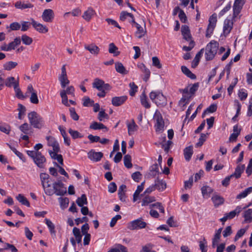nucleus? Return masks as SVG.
Masks as SVG:
<instances>
[{"mask_svg": "<svg viewBox=\"0 0 252 252\" xmlns=\"http://www.w3.org/2000/svg\"><path fill=\"white\" fill-rule=\"evenodd\" d=\"M40 179L45 193L49 196L56 194L63 196L66 193V188L60 180L52 183L50 176L46 173L40 174Z\"/></svg>", "mask_w": 252, "mask_h": 252, "instance_id": "1", "label": "nucleus"}, {"mask_svg": "<svg viewBox=\"0 0 252 252\" xmlns=\"http://www.w3.org/2000/svg\"><path fill=\"white\" fill-rule=\"evenodd\" d=\"M28 117L31 126L36 128L40 129L44 126V122L42 117L35 111L28 114Z\"/></svg>", "mask_w": 252, "mask_h": 252, "instance_id": "2", "label": "nucleus"}, {"mask_svg": "<svg viewBox=\"0 0 252 252\" xmlns=\"http://www.w3.org/2000/svg\"><path fill=\"white\" fill-rule=\"evenodd\" d=\"M219 48V43L214 40L208 43L205 48V59L207 61L212 60L217 54Z\"/></svg>", "mask_w": 252, "mask_h": 252, "instance_id": "3", "label": "nucleus"}, {"mask_svg": "<svg viewBox=\"0 0 252 252\" xmlns=\"http://www.w3.org/2000/svg\"><path fill=\"white\" fill-rule=\"evenodd\" d=\"M150 98L158 107H164L167 104L166 97L159 92H151Z\"/></svg>", "mask_w": 252, "mask_h": 252, "instance_id": "4", "label": "nucleus"}, {"mask_svg": "<svg viewBox=\"0 0 252 252\" xmlns=\"http://www.w3.org/2000/svg\"><path fill=\"white\" fill-rule=\"evenodd\" d=\"M153 120L155 122V127L157 132H161L163 130L164 122L160 112L157 110L154 115Z\"/></svg>", "mask_w": 252, "mask_h": 252, "instance_id": "5", "label": "nucleus"}, {"mask_svg": "<svg viewBox=\"0 0 252 252\" xmlns=\"http://www.w3.org/2000/svg\"><path fill=\"white\" fill-rule=\"evenodd\" d=\"M189 86H187L184 89H180L179 92L183 94V96L179 101V105L182 107H184L190 100L191 95L189 91Z\"/></svg>", "mask_w": 252, "mask_h": 252, "instance_id": "6", "label": "nucleus"}, {"mask_svg": "<svg viewBox=\"0 0 252 252\" xmlns=\"http://www.w3.org/2000/svg\"><path fill=\"white\" fill-rule=\"evenodd\" d=\"M217 22V16L216 13L212 14L209 18V24L206 30V36L210 37L213 32Z\"/></svg>", "mask_w": 252, "mask_h": 252, "instance_id": "7", "label": "nucleus"}, {"mask_svg": "<svg viewBox=\"0 0 252 252\" xmlns=\"http://www.w3.org/2000/svg\"><path fill=\"white\" fill-rule=\"evenodd\" d=\"M147 223L142 220V219H139L134 220L127 224V228L131 230L140 229L145 228Z\"/></svg>", "mask_w": 252, "mask_h": 252, "instance_id": "8", "label": "nucleus"}, {"mask_svg": "<svg viewBox=\"0 0 252 252\" xmlns=\"http://www.w3.org/2000/svg\"><path fill=\"white\" fill-rule=\"evenodd\" d=\"M54 12L51 9H45L41 15L42 19L45 22L51 23L54 18Z\"/></svg>", "mask_w": 252, "mask_h": 252, "instance_id": "9", "label": "nucleus"}, {"mask_svg": "<svg viewBox=\"0 0 252 252\" xmlns=\"http://www.w3.org/2000/svg\"><path fill=\"white\" fill-rule=\"evenodd\" d=\"M31 25L38 32L41 33H46L48 32V28L44 25L35 21L33 18L31 19Z\"/></svg>", "mask_w": 252, "mask_h": 252, "instance_id": "10", "label": "nucleus"}, {"mask_svg": "<svg viewBox=\"0 0 252 252\" xmlns=\"http://www.w3.org/2000/svg\"><path fill=\"white\" fill-rule=\"evenodd\" d=\"M245 3V0H235L233 6V18H236L238 14L240 13L241 9H242L243 6Z\"/></svg>", "mask_w": 252, "mask_h": 252, "instance_id": "11", "label": "nucleus"}, {"mask_svg": "<svg viewBox=\"0 0 252 252\" xmlns=\"http://www.w3.org/2000/svg\"><path fill=\"white\" fill-rule=\"evenodd\" d=\"M33 160L35 164L40 168L44 167V163L46 161L45 158L40 152H38L37 155H35V157Z\"/></svg>", "mask_w": 252, "mask_h": 252, "instance_id": "12", "label": "nucleus"}, {"mask_svg": "<svg viewBox=\"0 0 252 252\" xmlns=\"http://www.w3.org/2000/svg\"><path fill=\"white\" fill-rule=\"evenodd\" d=\"M48 142V145L53 148V150L56 152H60V149L58 142L55 138L51 136H48L46 137Z\"/></svg>", "mask_w": 252, "mask_h": 252, "instance_id": "13", "label": "nucleus"}, {"mask_svg": "<svg viewBox=\"0 0 252 252\" xmlns=\"http://www.w3.org/2000/svg\"><path fill=\"white\" fill-rule=\"evenodd\" d=\"M127 99V97L126 95L115 96L112 98V104L115 106H119L124 104Z\"/></svg>", "mask_w": 252, "mask_h": 252, "instance_id": "14", "label": "nucleus"}, {"mask_svg": "<svg viewBox=\"0 0 252 252\" xmlns=\"http://www.w3.org/2000/svg\"><path fill=\"white\" fill-rule=\"evenodd\" d=\"M155 187V189H157L159 191H163L166 188V184L164 181L162 179L157 178L155 181V184L153 185Z\"/></svg>", "mask_w": 252, "mask_h": 252, "instance_id": "15", "label": "nucleus"}, {"mask_svg": "<svg viewBox=\"0 0 252 252\" xmlns=\"http://www.w3.org/2000/svg\"><path fill=\"white\" fill-rule=\"evenodd\" d=\"M84 48L86 50L89 51L91 54L94 55H97L100 50L99 47L94 43L85 44Z\"/></svg>", "mask_w": 252, "mask_h": 252, "instance_id": "16", "label": "nucleus"}, {"mask_svg": "<svg viewBox=\"0 0 252 252\" xmlns=\"http://www.w3.org/2000/svg\"><path fill=\"white\" fill-rule=\"evenodd\" d=\"M181 32L184 39H185L186 41H189L192 40L190 30L189 29V27L188 26H182L181 28Z\"/></svg>", "mask_w": 252, "mask_h": 252, "instance_id": "17", "label": "nucleus"}, {"mask_svg": "<svg viewBox=\"0 0 252 252\" xmlns=\"http://www.w3.org/2000/svg\"><path fill=\"white\" fill-rule=\"evenodd\" d=\"M4 84L7 87H13L14 88L16 86L19 85V78L18 77L16 80L14 77H8L5 79Z\"/></svg>", "mask_w": 252, "mask_h": 252, "instance_id": "18", "label": "nucleus"}, {"mask_svg": "<svg viewBox=\"0 0 252 252\" xmlns=\"http://www.w3.org/2000/svg\"><path fill=\"white\" fill-rule=\"evenodd\" d=\"M103 157V154L101 152H96L92 150L88 153L89 158L93 161H99Z\"/></svg>", "mask_w": 252, "mask_h": 252, "instance_id": "19", "label": "nucleus"}, {"mask_svg": "<svg viewBox=\"0 0 252 252\" xmlns=\"http://www.w3.org/2000/svg\"><path fill=\"white\" fill-rule=\"evenodd\" d=\"M95 13V12L94 9L91 7H89L88 8L87 10L84 12L82 17L86 21H90Z\"/></svg>", "mask_w": 252, "mask_h": 252, "instance_id": "20", "label": "nucleus"}, {"mask_svg": "<svg viewBox=\"0 0 252 252\" xmlns=\"http://www.w3.org/2000/svg\"><path fill=\"white\" fill-rule=\"evenodd\" d=\"M131 22L134 24L137 29L135 35L139 38H142L146 33V31L139 24L135 22L134 19H133Z\"/></svg>", "mask_w": 252, "mask_h": 252, "instance_id": "21", "label": "nucleus"}, {"mask_svg": "<svg viewBox=\"0 0 252 252\" xmlns=\"http://www.w3.org/2000/svg\"><path fill=\"white\" fill-rule=\"evenodd\" d=\"M222 228H220L216 231L214 238L212 239L213 248H215L216 246H217L218 245V243L221 237V233L222 231Z\"/></svg>", "mask_w": 252, "mask_h": 252, "instance_id": "22", "label": "nucleus"}, {"mask_svg": "<svg viewBox=\"0 0 252 252\" xmlns=\"http://www.w3.org/2000/svg\"><path fill=\"white\" fill-rule=\"evenodd\" d=\"M212 200L215 207H217L224 203V198L218 194H214Z\"/></svg>", "mask_w": 252, "mask_h": 252, "instance_id": "23", "label": "nucleus"}, {"mask_svg": "<svg viewBox=\"0 0 252 252\" xmlns=\"http://www.w3.org/2000/svg\"><path fill=\"white\" fill-rule=\"evenodd\" d=\"M126 124L128 129V133L129 135L133 134L135 131L137 130L138 126L133 120H132L130 123L127 122Z\"/></svg>", "mask_w": 252, "mask_h": 252, "instance_id": "24", "label": "nucleus"}, {"mask_svg": "<svg viewBox=\"0 0 252 252\" xmlns=\"http://www.w3.org/2000/svg\"><path fill=\"white\" fill-rule=\"evenodd\" d=\"M233 27V22L229 19H226L224 22L223 32L228 34L230 32Z\"/></svg>", "mask_w": 252, "mask_h": 252, "instance_id": "25", "label": "nucleus"}, {"mask_svg": "<svg viewBox=\"0 0 252 252\" xmlns=\"http://www.w3.org/2000/svg\"><path fill=\"white\" fill-rule=\"evenodd\" d=\"M245 168L244 164H239L235 168V170L234 173L231 174V176L235 177L238 179L241 177V174L243 172Z\"/></svg>", "mask_w": 252, "mask_h": 252, "instance_id": "26", "label": "nucleus"}, {"mask_svg": "<svg viewBox=\"0 0 252 252\" xmlns=\"http://www.w3.org/2000/svg\"><path fill=\"white\" fill-rule=\"evenodd\" d=\"M138 67L145 74L143 80L144 81L147 82L150 76L151 72L150 70L143 63L138 65Z\"/></svg>", "mask_w": 252, "mask_h": 252, "instance_id": "27", "label": "nucleus"}, {"mask_svg": "<svg viewBox=\"0 0 252 252\" xmlns=\"http://www.w3.org/2000/svg\"><path fill=\"white\" fill-rule=\"evenodd\" d=\"M15 7L17 9H24L31 8L33 7V5L31 3H24L21 1H17L14 4Z\"/></svg>", "mask_w": 252, "mask_h": 252, "instance_id": "28", "label": "nucleus"}, {"mask_svg": "<svg viewBox=\"0 0 252 252\" xmlns=\"http://www.w3.org/2000/svg\"><path fill=\"white\" fill-rule=\"evenodd\" d=\"M19 129L25 134H30L32 132V127L27 123H25L20 126Z\"/></svg>", "mask_w": 252, "mask_h": 252, "instance_id": "29", "label": "nucleus"}, {"mask_svg": "<svg viewBox=\"0 0 252 252\" xmlns=\"http://www.w3.org/2000/svg\"><path fill=\"white\" fill-rule=\"evenodd\" d=\"M203 52H204V49H202L199 51V52H198L196 54L194 60L192 61V63H191L192 67L195 68L198 65L199 61H200V59L202 54H203Z\"/></svg>", "mask_w": 252, "mask_h": 252, "instance_id": "30", "label": "nucleus"}, {"mask_svg": "<svg viewBox=\"0 0 252 252\" xmlns=\"http://www.w3.org/2000/svg\"><path fill=\"white\" fill-rule=\"evenodd\" d=\"M89 127L90 129L94 130L104 129L105 131H108V128L103 124L96 122H94L93 123H92Z\"/></svg>", "mask_w": 252, "mask_h": 252, "instance_id": "31", "label": "nucleus"}, {"mask_svg": "<svg viewBox=\"0 0 252 252\" xmlns=\"http://www.w3.org/2000/svg\"><path fill=\"white\" fill-rule=\"evenodd\" d=\"M21 44V39L19 37H16L14 40L9 43L7 45L8 47L9 51L14 50L16 46H18Z\"/></svg>", "mask_w": 252, "mask_h": 252, "instance_id": "32", "label": "nucleus"}, {"mask_svg": "<svg viewBox=\"0 0 252 252\" xmlns=\"http://www.w3.org/2000/svg\"><path fill=\"white\" fill-rule=\"evenodd\" d=\"M242 210L241 207L238 206L233 211L225 214L229 220L234 218L236 215H238Z\"/></svg>", "mask_w": 252, "mask_h": 252, "instance_id": "33", "label": "nucleus"}, {"mask_svg": "<svg viewBox=\"0 0 252 252\" xmlns=\"http://www.w3.org/2000/svg\"><path fill=\"white\" fill-rule=\"evenodd\" d=\"M115 69L117 72L122 74H126L128 73V71L126 70L123 64L120 62L115 63Z\"/></svg>", "mask_w": 252, "mask_h": 252, "instance_id": "34", "label": "nucleus"}, {"mask_svg": "<svg viewBox=\"0 0 252 252\" xmlns=\"http://www.w3.org/2000/svg\"><path fill=\"white\" fill-rule=\"evenodd\" d=\"M21 28L20 23L17 22L11 23L9 26H7L6 29L8 32H10L12 31H18Z\"/></svg>", "mask_w": 252, "mask_h": 252, "instance_id": "35", "label": "nucleus"}, {"mask_svg": "<svg viewBox=\"0 0 252 252\" xmlns=\"http://www.w3.org/2000/svg\"><path fill=\"white\" fill-rule=\"evenodd\" d=\"M193 154L192 146H190L186 147L184 151V154L185 159L189 161L190 160Z\"/></svg>", "mask_w": 252, "mask_h": 252, "instance_id": "36", "label": "nucleus"}, {"mask_svg": "<svg viewBox=\"0 0 252 252\" xmlns=\"http://www.w3.org/2000/svg\"><path fill=\"white\" fill-rule=\"evenodd\" d=\"M145 181L143 182L141 185L138 186L137 189L135 191L133 195V201L135 202L138 197L140 193L143 190Z\"/></svg>", "mask_w": 252, "mask_h": 252, "instance_id": "37", "label": "nucleus"}, {"mask_svg": "<svg viewBox=\"0 0 252 252\" xmlns=\"http://www.w3.org/2000/svg\"><path fill=\"white\" fill-rule=\"evenodd\" d=\"M108 51L109 53L113 54L114 56H117L120 54L118 48L113 43L109 44Z\"/></svg>", "mask_w": 252, "mask_h": 252, "instance_id": "38", "label": "nucleus"}, {"mask_svg": "<svg viewBox=\"0 0 252 252\" xmlns=\"http://www.w3.org/2000/svg\"><path fill=\"white\" fill-rule=\"evenodd\" d=\"M17 64L18 63L17 62L9 61L4 63L3 64V67L4 70L9 71L15 68Z\"/></svg>", "mask_w": 252, "mask_h": 252, "instance_id": "39", "label": "nucleus"}, {"mask_svg": "<svg viewBox=\"0 0 252 252\" xmlns=\"http://www.w3.org/2000/svg\"><path fill=\"white\" fill-rule=\"evenodd\" d=\"M243 217L245 218V222H250L252 220V209H249L244 212Z\"/></svg>", "mask_w": 252, "mask_h": 252, "instance_id": "40", "label": "nucleus"}, {"mask_svg": "<svg viewBox=\"0 0 252 252\" xmlns=\"http://www.w3.org/2000/svg\"><path fill=\"white\" fill-rule=\"evenodd\" d=\"M252 192V187H249L245 189L243 191L238 194L236 198L241 199L246 197L248 194Z\"/></svg>", "mask_w": 252, "mask_h": 252, "instance_id": "41", "label": "nucleus"}, {"mask_svg": "<svg viewBox=\"0 0 252 252\" xmlns=\"http://www.w3.org/2000/svg\"><path fill=\"white\" fill-rule=\"evenodd\" d=\"M181 70L184 74H185L186 75H187L188 77L190 78V79H195L196 78L195 75L193 74L186 66H182Z\"/></svg>", "mask_w": 252, "mask_h": 252, "instance_id": "42", "label": "nucleus"}, {"mask_svg": "<svg viewBox=\"0 0 252 252\" xmlns=\"http://www.w3.org/2000/svg\"><path fill=\"white\" fill-rule=\"evenodd\" d=\"M201 192L204 197L205 196H209L213 192V189L209 186H204L201 188Z\"/></svg>", "mask_w": 252, "mask_h": 252, "instance_id": "43", "label": "nucleus"}, {"mask_svg": "<svg viewBox=\"0 0 252 252\" xmlns=\"http://www.w3.org/2000/svg\"><path fill=\"white\" fill-rule=\"evenodd\" d=\"M156 201L155 197L154 196L145 195V196L143 198L142 201V206H147L150 203L154 202Z\"/></svg>", "mask_w": 252, "mask_h": 252, "instance_id": "44", "label": "nucleus"}, {"mask_svg": "<svg viewBox=\"0 0 252 252\" xmlns=\"http://www.w3.org/2000/svg\"><path fill=\"white\" fill-rule=\"evenodd\" d=\"M76 203L80 207H82L84 205H87L88 204V201L86 195L83 194L80 197H78L76 200Z\"/></svg>", "mask_w": 252, "mask_h": 252, "instance_id": "45", "label": "nucleus"}, {"mask_svg": "<svg viewBox=\"0 0 252 252\" xmlns=\"http://www.w3.org/2000/svg\"><path fill=\"white\" fill-rule=\"evenodd\" d=\"M111 249L112 252H127V248L120 244H116L115 248Z\"/></svg>", "mask_w": 252, "mask_h": 252, "instance_id": "46", "label": "nucleus"}, {"mask_svg": "<svg viewBox=\"0 0 252 252\" xmlns=\"http://www.w3.org/2000/svg\"><path fill=\"white\" fill-rule=\"evenodd\" d=\"M76 241L78 243H80L82 241V235L80 233V229L77 227H74L72 231Z\"/></svg>", "mask_w": 252, "mask_h": 252, "instance_id": "47", "label": "nucleus"}, {"mask_svg": "<svg viewBox=\"0 0 252 252\" xmlns=\"http://www.w3.org/2000/svg\"><path fill=\"white\" fill-rule=\"evenodd\" d=\"M103 85V81L98 78H96L94 79V81L93 83V87L97 89L98 91H101L102 90V87Z\"/></svg>", "mask_w": 252, "mask_h": 252, "instance_id": "48", "label": "nucleus"}, {"mask_svg": "<svg viewBox=\"0 0 252 252\" xmlns=\"http://www.w3.org/2000/svg\"><path fill=\"white\" fill-rule=\"evenodd\" d=\"M140 101L142 105L146 108H149L151 107L150 104L149 103L146 95L144 93H143L140 96Z\"/></svg>", "mask_w": 252, "mask_h": 252, "instance_id": "49", "label": "nucleus"}, {"mask_svg": "<svg viewBox=\"0 0 252 252\" xmlns=\"http://www.w3.org/2000/svg\"><path fill=\"white\" fill-rule=\"evenodd\" d=\"M131 156L129 155H126L124 158V162L125 166L127 168H130L132 166L131 163Z\"/></svg>", "mask_w": 252, "mask_h": 252, "instance_id": "50", "label": "nucleus"}, {"mask_svg": "<svg viewBox=\"0 0 252 252\" xmlns=\"http://www.w3.org/2000/svg\"><path fill=\"white\" fill-rule=\"evenodd\" d=\"M217 106L216 104H211L209 107H208L203 113L202 114V118H204L206 115V114H208L209 113H213L215 112L217 110Z\"/></svg>", "mask_w": 252, "mask_h": 252, "instance_id": "51", "label": "nucleus"}, {"mask_svg": "<svg viewBox=\"0 0 252 252\" xmlns=\"http://www.w3.org/2000/svg\"><path fill=\"white\" fill-rule=\"evenodd\" d=\"M59 79L61 82V86L63 88H64L69 83L67 75L60 76Z\"/></svg>", "mask_w": 252, "mask_h": 252, "instance_id": "52", "label": "nucleus"}, {"mask_svg": "<svg viewBox=\"0 0 252 252\" xmlns=\"http://www.w3.org/2000/svg\"><path fill=\"white\" fill-rule=\"evenodd\" d=\"M16 198L22 204L25 205L28 207L30 206L29 202L22 194H18V195L16 197Z\"/></svg>", "mask_w": 252, "mask_h": 252, "instance_id": "53", "label": "nucleus"}, {"mask_svg": "<svg viewBox=\"0 0 252 252\" xmlns=\"http://www.w3.org/2000/svg\"><path fill=\"white\" fill-rule=\"evenodd\" d=\"M45 223L47 225L48 227L50 230V232L51 234H55V225L53 223V222L49 219H45Z\"/></svg>", "mask_w": 252, "mask_h": 252, "instance_id": "54", "label": "nucleus"}, {"mask_svg": "<svg viewBox=\"0 0 252 252\" xmlns=\"http://www.w3.org/2000/svg\"><path fill=\"white\" fill-rule=\"evenodd\" d=\"M0 130L8 134L11 130V127L9 125L6 124H0Z\"/></svg>", "mask_w": 252, "mask_h": 252, "instance_id": "55", "label": "nucleus"}, {"mask_svg": "<svg viewBox=\"0 0 252 252\" xmlns=\"http://www.w3.org/2000/svg\"><path fill=\"white\" fill-rule=\"evenodd\" d=\"M22 41L23 43L27 45H31L32 42V39L30 36L24 34L21 36V41Z\"/></svg>", "mask_w": 252, "mask_h": 252, "instance_id": "56", "label": "nucleus"}, {"mask_svg": "<svg viewBox=\"0 0 252 252\" xmlns=\"http://www.w3.org/2000/svg\"><path fill=\"white\" fill-rule=\"evenodd\" d=\"M68 132L73 139L82 138L83 137V136L78 131L73 130L71 128L69 129Z\"/></svg>", "mask_w": 252, "mask_h": 252, "instance_id": "57", "label": "nucleus"}, {"mask_svg": "<svg viewBox=\"0 0 252 252\" xmlns=\"http://www.w3.org/2000/svg\"><path fill=\"white\" fill-rule=\"evenodd\" d=\"M130 87L129 94L133 96L135 95V93L137 91L138 87L135 84L134 82H131L129 84Z\"/></svg>", "mask_w": 252, "mask_h": 252, "instance_id": "58", "label": "nucleus"}, {"mask_svg": "<svg viewBox=\"0 0 252 252\" xmlns=\"http://www.w3.org/2000/svg\"><path fill=\"white\" fill-rule=\"evenodd\" d=\"M82 100L83 101V105L85 107L92 106L94 103V101L91 99L88 96H84Z\"/></svg>", "mask_w": 252, "mask_h": 252, "instance_id": "59", "label": "nucleus"}, {"mask_svg": "<svg viewBox=\"0 0 252 252\" xmlns=\"http://www.w3.org/2000/svg\"><path fill=\"white\" fill-rule=\"evenodd\" d=\"M199 248L201 251V252H207V243L204 238L202 241H200L199 242Z\"/></svg>", "mask_w": 252, "mask_h": 252, "instance_id": "60", "label": "nucleus"}, {"mask_svg": "<svg viewBox=\"0 0 252 252\" xmlns=\"http://www.w3.org/2000/svg\"><path fill=\"white\" fill-rule=\"evenodd\" d=\"M97 119L99 121H103L104 119L108 120L109 116L108 114L105 112L104 110H101L98 114Z\"/></svg>", "mask_w": 252, "mask_h": 252, "instance_id": "61", "label": "nucleus"}, {"mask_svg": "<svg viewBox=\"0 0 252 252\" xmlns=\"http://www.w3.org/2000/svg\"><path fill=\"white\" fill-rule=\"evenodd\" d=\"M21 31L22 32H25L28 31L30 27V25H31V22H27V21H21Z\"/></svg>", "mask_w": 252, "mask_h": 252, "instance_id": "62", "label": "nucleus"}, {"mask_svg": "<svg viewBox=\"0 0 252 252\" xmlns=\"http://www.w3.org/2000/svg\"><path fill=\"white\" fill-rule=\"evenodd\" d=\"M188 86H189V93L190 94V95L191 96L194 94L195 92L198 90L199 87V84L198 83H194L193 85H189Z\"/></svg>", "mask_w": 252, "mask_h": 252, "instance_id": "63", "label": "nucleus"}, {"mask_svg": "<svg viewBox=\"0 0 252 252\" xmlns=\"http://www.w3.org/2000/svg\"><path fill=\"white\" fill-rule=\"evenodd\" d=\"M59 200L61 207L66 208L67 207L68 204L69 203V199L68 198L60 197L59 198Z\"/></svg>", "mask_w": 252, "mask_h": 252, "instance_id": "64", "label": "nucleus"}]
</instances>
